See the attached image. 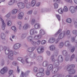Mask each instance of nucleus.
I'll use <instances>...</instances> for the list:
<instances>
[{
  "mask_svg": "<svg viewBox=\"0 0 77 77\" xmlns=\"http://www.w3.org/2000/svg\"><path fill=\"white\" fill-rule=\"evenodd\" d=\"M74 68H75V65L68 64L66 66L64 69L67 70L69 74H74L75 73V70L73 69Z\"/></svg>",
  "mask_w": 77,
  "mask_h": 77,
  "instance_id": "obj_1",
  "label": "nucleus"
},
{
  "mask_svg": "<svg viewBox=\"0 0 77 77\" xmlns=\"http://www.w3.org/2000/svg\"><path fill=\"white\" fill-rule=\"evenodd\" d=\"M4 50L5 51V54L8 56V57L11 60H13L14 59V53L12 51H9V49L7 48L6 46H5L4 48Z\"/></svg>",
  "mask_w": 77,
  "mask_h": 77,
  "instance_id": "obj_2",
  "label": "nucleus"
},
{
  "mask_svg": "<svg viewBox=\"0 0 77 77\" xmlns=\"http://www.w3.org/2000/svg\"><path fill=\"white\" fill-rule=\"evenodd\" d=\"M46 69L47 70L51 71L52 74H55L58 71V70L59 69V67L58 66H56L54 68H53V65L50 64L48 65Z\"/></svg>",
  "mask_w": 77,
  "mask_h": 77,
  "instance_id": "obj_3",
  "label": "nucleus"
},
{
  "mask_svg": "<svg viewBox=\"0 0 77 77\" xmlns=\"http://www.w3.org/2000/svg\"><path fill=\"white\" fill-rule=\"evenodd\" d=\"M63 57L61 55L59 56L57 59L55 60L54 63V65L55 66L59 67V63H62L63 62Z\"/></svg>",
  "mask_w": 77,
  "mask_h": 77,
  "instance_id": "obj_4",
  "label": "nucleus"
},
{
  "mask_svg": "<svg viewBox=\"0 0 77 77\" xmlns=\"http://www.w3.org/2000/svg\"><path fill=\"white\" fill-rule=\"evenodd\" d=\"M30 73V71L28 70L25 73H24L22 71L20 77H24V75H25L26 77L28 76L29 74Z\"/></svg>",
  "mask_w": 77,
  "mask_h": 77,
  "instance_id": "obj_5",
  "label": "nucleus"
},
{
  "mask_svg": "<svg viewBox=\"0 0 77 77\" xmlns=\"http://www.w3.org/2000/svg\"><path fill=\"white\" fill-rule=\"evenodd\" d=\"M17 5L20 9H23L25 8V5L23 3L19 2L17 4Z\"/></svg>",
  "mask_w": 77,
  "mask_h": 77,
  "instance_id": "obj_6",
  "label": "nucleus"
},
{
  "mask_svg": "<svg viewBox=\"0 0 77 77\" xmlns=\"http://www.w3.org/2000/svg\"><path fill=\"white\" fill-rule=\"evenodd\" d=\"M37 51L38 54H42V53H43L44 52V48L43 47H41L40 48V49H37Z\"/></svg>",
  "mask_w": 77,
  "mask_h": 77,
  "instance_id": "obj_7",
  "label": "nucleus"
},
{
  "mask_svg": "<svg viewBox=\"0 0 77 77\" xmlns=\"http://www.w3.org/2000/svg\"><path fill=\"white\" fill-rule=\"evenodd\" d=\"M0 20H1L2 25V30H4L5 29V27L6 26V24L5 23V22L3 19H2L1 17H0Z\"/></svg>",
  "mask_w": 77,
  "mask_h": 77,
  "instance_id": "obj_8",
  "label": "nucleus"
},
{
  "mask_svg": "<svg viewBox=\"0 0 77 77\" xmlns=\"http://www.w3.org/2000/svg\"><path fill=\"white\" fill-rule=\"evenodd\" d=\"M8 69L7 67H5L3 68L0 71V73L1 74H4L5 72L8 71Z\"/></svg>",
  "mask_w": 77,
  "mask_h": 77,
  "instance_id": "obj_9",
  "label": "nucleus"
},
{
  "mask_svg": "<svg viewBox=\"0 0 77 77\" xmlns=\"http://www.w3.org/2000/svg\"><path fill=\"white\" fill-rule=\"evenodd\" d=\"M64 45L66 47H68L69 48H71L72 47V45L69 44V42L68 41H66L65 42Z\"/></svg>",
  "mask_w": 77,
  "mask_h": 77,
  "instance_id": "obj_10",
  "label": "nucleus"
},
{
  "mask_svg": "<svg viewBox=\"0 0 77 77\" xmlns=\"http://www.w3.org/2000/svg\"><path fill=\"white\" fill-rule=\"evenodd\" d=\"M75 41V42L76 43V44L75 45L76 48H77V35L75 37H73L72 38V42H73Z\"/></svg>",
  "mask_w": 77,
  "mask_h": 77,
  "instance_id": "obj_11",
  "label": "nucleus"
},
{
  "mask_svg": "<svg viewBox=\"0 0 77 77\" xmlns=\"http://www.w3.org/2000/svg\"><path fill=\"white\" fill-rule=\"evenodd\" d=\"M24 13L23 12H20L19 13L18 15V18L19 20H21L23 18V17L24 16Z\"/></svg>",
  "mask_w": 77,
  "mask_h": 77,
  "instance_id": "obj_12",
  "label": "nucleus"
},
{
  "mask_svg": "<svg viewBox=\"0 0 77 77\" xmlns=\"http://www.w3.org/2000/svg\"><path fill=\"white\" fill-rule=\"evenodd\" d=\"M21 44H16L14 45V50H17V49H18L21 47Z\"/></svg>",
  "mask_w": 77,
  "mask_h": 77,
  "instance_id": "obj_13",
  "label": "nucleus"
},
{
  "mask_svg": "<svg viewBox=\"0 0 77 77\" xmlns=\"http://www.w3.org/2000/svg\"><path fill=\"white\" fill-rule=\"evenodd\" d=\"M69 10L72 14L75 12V8L73 6H71L69 7Z\"/></svg>",
  "mask_w": 77,
  "mask_h": 77,
  "instance_id": "obj_14",
  "label": "nucleus"
},
{
  "mask_svg": "<svg viewBox=\"0 0 77 77\" xmlns=\"http://www.w3.org/2000/svg\"><path fill=\"white\" fill-rule=\"evenodd\" d=\"M1 38L3 41H5L6 40V35L4 33H2L1 34Z\"/></svg>",
  "mask_w": 77,
  "mask_h": 77,
  "instance_id": "obj_15",
  "label": "nucleus"
},
{
  "mask_svg": "<svg viewBox=\"0 0 77 77\" xmlns=\"http://www.w3.org/2000/svg\"><path fill=\"white\" fill-rule=\"evenodd\" d=\"M23 29L24 30H26L29 28H30V25L28 24H26L23 27Z\"/></svg>",
  "mask_w": 77,
  "mask_h": 77,
  "instance_id": "obj_16",
  "label": "nucleus"
},
{
  "mask_svg": "<svg viewBox=\"0 0 77 77\" xmlns=\"http://www.w3.org/2000/svg\"><path fill=\"white\" fill-rule=\"evenodd\" d=\"M6 21H7V24L8 26H11V24H12V23H11V21L10 20L9 18H7L6 19Z\"/></svg>",
  "mask_w": 77,
  "mask_h": 77,
  "instance_id": "obj_17",
  "label": "nucleus"
},
{
  "mask_svg": "<svg viewBox=\"0 0 77 77\" xmlns=\"http://www.w3.org/2000/svg\"><path fill=\"white\" fill-rule=\"evenodd\" d=\"M34 50H35V47H29L28 48L27 51H28V52H29V53H32V52H33Z\"/></svg>",
  "mask_w": 77,
  "mask_h": 77,
  "instance_id": "obj_18",
  "label": "nucleus"
},
{
  "mask_svg": "<svg viewBox=\"0 0 77 77\" xmlns=\"http://www.w3.org/2000/svg\"><path fill=\"white\" fill-rule=\"evenodd\" d=\"M15 2H16V0H11L8 2V5L11 6V5H12L15 3Z\"/></svg>",
  "mask_w": 77,
  "mask_h": 77,
  "instance_id": "obj_19",
  "label": "nucleus"
},
{
  "mask_svg": "<svg viewBox=\"0 0 77 77\" xmlns=\"http://www.w3.org/2000/svg\"><path fill=\"white\" fill-rule=\"evenodd\" d=\"M17 60L20 61L23 64L25 63V60H24L21 57H19L17 58Z\"/></svg>",
  "mask_w": 77,
  "mask_h": 77,
  "instance_id": "obj_20",
  "label": "nucleus"
},
{
  "mask_svg": "<svg viewBox=\"0 0 77 77\" xmlns=\"http://www.w3.org/2000/svg\"><path fill=\"white\" fill-rule=\"evenodd\" d=\"M36 75L38 77H42L44 75V73L42 72H38L37 74Z\"/></svg>",
  "mask_w": 77,
  "mask_h": 77,
  "instance_id": "obj_21",
  "label": "nucleus"
},
{
  "mask_svg": "<svg viewBox=\"0 0 77 77\" xmlns=\"http://www.w3.org/2000/svg\"><path fill=\"white\" fill-rule=\"evenodd\" d=\"M64 36H65V32L63 33H61L59 35L58 38L60 39H62Z\"/></svg>",
  "mask_w": 77,
  "mask_h": 77,
  "instance_id": "obj_22",
  "label": "nucleus"
},
{
  "mask_svg": "<svg viewBox=\"0 0 77 77\" xmlns=\"http://www.w3.org/2000/svg\"><path fill=\"white\" fill-rule=\"evenodd\" d=\"M43 58L41 56H38L36 58V60L37 61H42Z\"/></svg>",
  "mask_w": 77,
  "mask_h": 77,
  "instance_id": "obj_23",
  "label": "nucleus"
},
{
  "mask_svg": "<svg viewBox=\"0 0 77 77\" xmlns=\"http://www.w3.org/2000/svg\"><path fill=\"white\" fill-rule=\"evenodd\" d=\"M42 35H40V34H39L38 35H35L34 37V39H36V40H38L39 39H40L41 38Z\"/></svg>",
  "mask_w": 77,
  "mask_h": 77,
  "instance_id": "obj_24",
  "label": "nucleus"
},
{
  "mask_svg": "<svg viewBox=\"0 0 77 77\" xmlns=\"http://www.w3.org/2000/svg\"><path fill=\"white\" fill-rule=\"evenodd\" d=\"M49 49L51 51H54L55 50V46L54 45H51L49 47Z\"/></svg>",
  "mask_w": 77,
  "mask_h": 77,
  "instance_id": "obj_25",
  "label": "nucleus"
},
{
  "mask_svg": "<svg viewBox=\"0 0 77 77\" xmlns=\"http://www.w3.org/2000/svg\"><path fill=\"white\" fill-rule=\"evenodd\" d=\"M36 3V1L35 0H33L31 2V6L32 7L35 6Z\"/></svg>",
  "mask_w": 77,
  "mask_h": 77,
  "instance_id": "obj_26",
  "label": "nucleus"
},
{
  "mask_svg": "<svg viewBox=\"0 0 77 77\" xmlns=\"http://www.w3.org/2000/svg\"><path fill=\"white\" fill-rule=\"evenodd\" d=\"M48 62L47 61H44L42 63V65L43 66L46 67L48 66Z\"/></svg>",
  "mask_w": 77,
  "mask_h": 77,
  "instance_id": "obj_27",
  "label": "nucleus"
},
{
  "mask_svg": "<svg viewBox=\"0 0 77 77\" xmlns=\"http://www.w3.org/2000/svg\"><path fill=\"white\" fill-rule=\"evenodd\" d=\"M55 41V39H54V38H51L49 39L48 42L49 43H53Z\"/></svg>",
  "mask_w": 77,
  "mask_h": 77,
  "instance_id": "obj_28",
  "label": "nucleus"
},
{
  "mask_svg": "<svg viewBox=\"0 0 77 77\" xmlns=\"http://www.w3.org/2000/svg\"><path fill=\"white\" fill-rule=\"evenodd\" d=\"M63 45H64V44L63 42H62L59 43L58 47V48H62L63 47Z\"/></svg>",
  "mask_w": 77,
  "mask_h": 77,
  "instance_id": "obj_29",
  "label": "nucleus"
},
{
  "mask_svg": "<svg viewBox=\"0 0 77 77\" xmlns=\"http://www.w3.org/2000/svg\"><path fill=\"white\" fill-rule=\"evenodd\" d=\"M45 33V31L43 29H41L40 30V34L39 35H40L41 36H42V35H44Z\"/></svg>",
  "mask_w": 77,
  "mask_h": 77,
  "instance_id": "obj_30",
  "label": "nucleus"
},
{
  "mask_svg": "<svg viewBox=\"0 0 77 77\" xmlns=\"http://www.w3.org/2000/svg\"><path fill=\"white\" fill-rule=\"evenodd\" d=\"M69 33H70V31L69 30H68L66 32V35H68L67 36V38H70L71 36L69 35Z\"/></svg>",
  "mask_w": 77,
  "mask_h": 77,
  "instance_id": "obj_31",
  "label": "nucleus"
},
{
  "mask_svg": "<svg viewBox=\"0 0 77 77\" xmlns=\"http://www.w3.org/2000/svg\"><path fill=\"white\" fill-rule=\"evenodd\" d=\"M17 24L19 25V30H21V24H22V22L20 21H18L17 23Z\"/></svg>",
  "mask_w": 77,
  "mask_h": 77,
  "instance_id": "obj_32",
  "label": "nucleus"
},
{
  "mask_svg": "<svg viewBox=\"0 0 77 77\" xmlns=\"http://www.w3.org/2000/svg\"><path fill=\"white\" fill-rule=\"evenodd\" d=\"M32 36H28L27 38V40L29 42H31L32 40Z\"/></svg>",
  "mask_w": 77,
  "mask_h": 77,
  "instance_id": "obj_33",
  "label": "nucleus"
},
{
  "mask_svg": "<svg viewBox=\"0 0 77 77\" xmlns=\"http://www.w3.org/2000/svg\"><path fill=\"white\" fill-rule=\"evenodd\" d=\"M34 33H35L34 29H32L30 30V34L31 35H33L34 34Z\"/></svg>",
  "mask_w": 77,
  "mask_h": 77,
  "instance_id": "obj_34",
  "label": "nucleus"
},
{
  "mask_svg": "<svg viewBox=\"0 0 77 77\" xmlns=\"http://www.w3.org/2000/svg\"><path fill=\"white\" fill-rule=\"evenodd\" d=\"M17 9L13 10L11 11V14H17Z\"/></svg>",
  "mask_w": 77,
  "mask_h": 77,
  "instance_id": "obj_35",
  "label": "nucleus"
},
{
  "mask_svg": "<svg viewBox=\"0 0 77 77\" xmlns=\"http://www.w3.org/2000/svg\"><path fill=\"white\" fill-rule=\"evenodd\" d=\"M62 54L64 56H66L68 54L67 51L66 50H64L62 52Z\"/></svg>",
  "mask_w": 77,
  "mask_h": 77,
  "instance_id": "obj_36",
  "label": "nucleus"
},
{
  "mask_svg": "<svg viewBox=\"0 0 77 77\" xmlns=\"http://www.w3.org/2000/svg\"><path fill=\"white\" fill-rule=\"evenodd\" d=\"M51 60L52 62H54L55 60V58H54V55H52L51 57Z\"/></svg>",
  "mask_w": 77,
  "mask_h": 77,
  "instance_id": "obj_37",
  "label": "nucleus"
},
{
  "mask_svg": "<svg viewBox=\"0 0 77 77\" xmlns=\"http://www.w3.org/2000/svg\"><path fill=\"white\" fill-rule=\"evenodd\" d=\"M63 11L65 12H67L68 11V9L66 6H65L63 8Z\"/></svg>",
  "mask_w": 77,
  "mask_h": 77,
  "instance_id": "obj_38",
  "label": "nucleus"
},
{
  "mask_svg": "<svg viewBox=\"0 0 77 77\" xmlns=\"http://www.w3.org/2000/svg\"><path fill=\"white\" fill-rule=\"evenodd\" d=\"M35 29H39L40 27V25L39 24H35L34 25Z\"/></svg>",
  "mask_w": 77,
  "mask_h": 77,
  "instance_id": "obj_39",
  "label": "nucleus"
},
{
  "mask_svg": "<svg viewBox=\"0 0 77 77\" xmlns=\"http://www.w3.org/2000/svg\"><path fill=\"white\" fill-rule=\"evenodd\" d=\"M54 9H57V8H58L59 5L57 4V3H55L54 4Z\"/></svg>",
  "mask_w": 77,
  "mask_h": 77,
  "instance_id": "obj_40",
  "label": "nucleus"
},
{
  "mask_svg": "<svg viewBox=\"0 0 77 77\" xmlns=\"http://www.w3.org/2000/svg\"><path fill=\"white\" fill-rule=\"evenodd\" d=\"M33 71L34 72H37L38 71V69L36 67H34L33 68Z\"/></svg>",
  "mask_w": 77,
  "mask_h": 77,
  "instance_id": "obj_41",
  "label": "nucleus"
},
{
  "mask_svg": "<svg viewBox=\"0 0 77 77\" xmlns=\"http://www.w3.org/2000/svg\"><path fill=\"white\" fill-rule=\"evenodd\" d=\"M61 31H62V30H61L60 29H59L58 31L55 34L54 36H55V37H57V35H58L59 33H60V32H61Z\"/></svg>",
  "mask_w": 77,
  "mask_h": 77,
  "instance_id": "obj_42",
  "label": "nucleus"
},
{
  "mask_svg": "<svg viewBox=\"0 0 77 77\" xmlns=\"http://www.w3.org/2000/svg\"><path fill=\"white\" fill-rule=\"evenodd\" d=\"M72 33L74 35H77V30L74 29L72 31Z\"/></svg>",
  "mask_w": 77,
  "mask_h": 77,
  "instance_id": "obj_43",
  "label": "nucleus"
},
{
  "mask_svg": "<svg viewBox=\"0 0 77 77\" xmlns=\"http://www.w3.org/2000/svg\"><path fill=\"white\" fill-rule=\"evenodd\" d=\"M51 71V70H47L46 71V74L47 75H50V74Z\"/></svg>",
  "mask_w": 77,
  "mask_h": 77,
  "instance_id": "obj_44",
  "label": "nucleus"
},
{
  "mask_svg": "<svg viewBox=\"0 0 77 77\" xmlns=\"http://www.w3.org/2000/svg\"><path fill=\"white\" fill-rule=\"evenodd\" d=\"M58 12L59 14H62L63 13V10L62 8H60L58 10Z\"/></svg>",
  "mask_w": 77,
  "mask_h": 77,
  "instance_id": "obj_45",
  "label": "nucleus"
},
{
  "mask_svg": "<svg viewBox=\"0 0 77 77\" xmlns=\"http://www.w3.org/2000/svg\"><path fill=\"white\" fill-rule=\"evenodd\" d=\"M1 65L2 66H3L5 65V60H2L1 62Z\"/></svg>",
  "mask_w": 77,
  "mask_h": 77,
  "instance_id": "obj_46",
  "label": "nucleus"
},
{
  "mask_svg": "<svg viewBox=\"0 0 77 77\" xmlns=\"http://www.w3.org/2000/svg\"><path fill=\"white\" fill-rule=\"evenodd\" d=\"M35 20L34 19H33L32 20L31 22V24H32V25H33V24L35 23Z\"/></svg>",
  "mask_w": 77,
  "mask_h": 77,
  "instance_id": "obj_47",
  "label": "nucleus"
},
{
  "mask_svg": "<svg viewBox=\"0 0 77 77\" xmlns=\"http://www.w3.org/2000/svg\"><path fill=\"white\" fill-rule=\"evenodd\" d=\"M31 44L32 45H33V46H35V45H36V42L32 41L31 42Z\"/></svg>",
  "mask_w": 77,
  "mask_h": 77,
  "instance_id": "obj_48",
  "label": "nucleus"
},
{
  "mask_svg": "<svg viewBox=\"0 0 77 77\" xmlns=\"http://www.w3.org/2000/svg\"><path fill=\"white\" fill-rule=\"evenodd\" d=\"M46 42H47L46 41L43 40L41 42V44H42V45H44V44H45Z\"/></svg>",
  "mask_w": 77,
  "mask_h": 77,
  "instance_id": "obj_49",
  "label": "nucleus"
},
{
  "mask_svg": "<svg viewBox=\"0 0 77 77\" xmlns=\"http://www.w3.org/2000/svg\"><path fill=\"white\" fill-rule=\"evenodd\" d=\"M75 56V55L74 54H73L71 56V57L70 59V60L71 61V60H73V59L74 58V56Z\"/></svg>",
  "mask_w": 77,
  "mask_h": 77,
  "instance_id": "obj_50",
  "label": "nucleus"
},
{
  "mask_svg": "<svg viewBox=\"0 0 77 77\" xmlns=\"http://www.w3.org/2000/svg\"><path fill=\"white\" fill-rule=\"evenodd\" d=\"M10 15H11V13L10 12L9 13H8V14H7L5 16V18H9V17H10Z\"/></svg>",
  "mask_w": 77,
  "mask_h": 77,
  "instance_id": "obj_51",
  "label": "nucleus"
},
{
  "mask_svg": "<svg viewBox=\"0 0 77 77\" xmlns=\"http://www.w3.org/2000/svg\"><path fill=\"white\" fill-rule=\"evenodd\" d=\"M66 21L67 22V23H71L72 21L71 19L70 18L67 19L66 20Z\"/></svg>",
  "mask_w": 77,
  "mask_h": 77,
  "instance_id": "obj_52",
  "label": "nucleus"
},
{
  "mask_svg": "<svg viewBox=\"0 0 77 77\" xmlns=\"http://www.w3.org/2000/svg\"><path fill=\"white\" fill-rule=\"evenodd\" d=\"M44 69L43 68H40L39 69V71L40 72H42V73H43V72H44Z\"/></svg>",
  "mask_w": 77,
  "mask_h": 77,
  "instance_id": "obj_53",
  "label": "nucleus"
},
{
  "mask_svg": "<svg viewBox=\"0 0 77 77\" xmlns=\"http://www.w3.org/2000/svg\"><path fill=\"white\" fill-rule=\"evenodd\" d=\"M54 3H59L60 2V0H54Z\"/></svg>",
  "mask_w": 77,
  "mask_h": 77,
  "instance_id": "obj_54",
  "label": "nucleus"
},
{
  "mask_svg": "<svg viewBox=\"0 0 77 77\" xmlns=\"http://www.w3.org/2000/svg\"><path fill=\"white\" fill-rule=\"evenodd\" d=\"M75 47H73L71 49V51L72 53H73L74 51L75 50Z\"/></svg>",
  "mask_w": 77,
  "mask_h": 77,
  "instance_id": "obj_55",
  "label": "nucleus"
},
{
  "mask_svg": "<svg viewBox=\"0 0 77 77\" xmlns=\"http://www.w3.org/2000/svg\"><path fill=\"white\" fill-rule=\"evenodd\" d=\"M56 16L58 20L60 21V16H59V15L57 14L56 15Z\"/></svg>",
  "mask_w": 77,
  "mask_h": 77,
  "instance_id": "obj_56",
  "label": "nucleus"
},
{
  "mask_svg": "<svg viewBox=\"0 0 77 77\" xmlns=\"http://www.w3.org/2000/svg\"><path fill=\"white\" fill-rule=\"evenodd\" d=\"M26 8L27 9H29L30 8V5H29V3L26 5Z\"/></svg>",
  "mask_w": 77,
  "mask_h": 77,
  "instance_id": "obj_57",
  "label": "nucleus"
},
{
  "mask_svg": "<svg viewBox=\"0 0 77 77\" xmlns=\"http://www.w3.org/2000/svg\"><path fill=\"white\" fill-rule=\"evenodd\" d=\"M32 12H33L31 10L28 11L27 14H28V15H30L32 14Z\"/></svg>",
  "mask_w": 77,
  "mask_h": 77,
  "instance_id": "obj_58",
  "label": "nucleus"
},
{
  "mask_svg": "<svg viewBox=\"0 0 77 77\" xmlns=\"http://www.w3.org/2000/svg\"><path fill=\"white\" fill-rule=\"evenodd\" d=\"M60 39L59 38H57V39H56L55 41L54 42H55V44H57V42H59V40Z\"/></svg>",
  "mask_w": 77,
  "mask_h": 77,
  "instance_id": "obj_59",
  "label": "nucleus"
},
{
  "mask_svg": "<svg viewBox=\"0 0 77 77\" xmlns=\"http://www.w3.org/2000/svg\"><path fill=\"white\" fill-rule=\"evenodd\" d=\"M75 28L77 29V22H75L74 24Z\"/></svg>",
  "mask_w": 77,
  "mask_h": 77,
  "instance_id": "obj_60",
  "label": "nucleus"
},
{
  "mask_svg": "<svg viewBox=\"0 0 77 77\" xmlns=\"http://www.w3.org/2000/svg\"><path fill=\"white\" fill-rule=\"evenodd\" d=\"M24 3L25 5H27L28 4H29V3H28V0H25L24 1Z\"/></svg>",
  "mask_w": 77,
  "mask_h": 77,
  "instance_id": "obj_61",
  "label": "nucleus"
},
{
  "mask_svg": "<svg viewBox=\"0 0 77 77\" xmlns=\"http://www.w3.org/2000/svg\"><path fill=\"white\" fill-rule=\"evenodd\" d=\"M40 44H41V41L40 40H38L37 42V44L38 45H40Z\"/></svg>",
  "mask_w": 77,
  "mask_h": 77,
  "instance_id": "obj_62",
  "label": "nucleus"
},
{
  "mask_svg": "<svg viewBox=\"0 0 77 77\" xmlns=\"http://www.w3.org/2000/svg\"><path fill=\"white\" fill-rule=\"evenodd\" d=\"M11 29L15 31V30H16V28L15 27L13 26L11 27Z\"/></svg>",
  "mask_w": 77,
  "mask_h": 77,
  "instance_id": "obj_63",
  "label": "nucleus"
},
{
  "mask_svg": "<svg viewBox=\"0 0 77 77\" xmlns=\"http://www.w3.org/2000/svg\"><path fill=\"white\" fill-rule=\"evenodd\" d=\"M12 64L13 65H14V66H17V62L15 61H14L13 62Z\"/></svg>",
  "mask_w": 77,
  "mask_h": 77,
  "instance_id": "obj_64",
  "label": "nucleus"
}]
</instances>
